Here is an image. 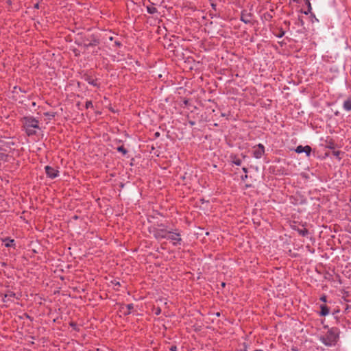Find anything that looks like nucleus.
<instances>
[{
  "mask_svg": "<svg viewBox=\"0 0 351 351\" xmlns=\"http://www.w3.org/2000/svg\"><path fill=\"white\" fill-rule=\"evenodd\" d=\"M232 162H233L234 164H235V165H237V166L241 165V160L240 159H239V158H236V157H234V158H232Z\"/></svg>",
  "mask_w": 351,
  "mask_h": 351,
  "instance_id": "412c9836",
  "label": "nucleus"
},
{
  "mask_svg": "<svg viewBox=\"0 0 351 351\" xmlns=\"http://www.w3.org/2000/svg\"><path fill=\"white\" fill-rule=\"evenodd\" d=\"M305 149V146L303 147L302 145H299L295 149V152L298 154L302 153L304 152V149Z\"/></svg>",
  "mask_w": 351,
  "mask_h": 351,
  "instance_id": "4be33fe9",
  "label": "nucleus"
},
{
  "mask_svg": "<svg viewBox=\"0 0 351 351\" xmlns=\"http://www.w3.org/2000/svg\"><path fill=\"white\" fill-rule=\"evenodd\" d=\"M167 239L171 240L174 245L182 241L180 234L178 232V230H175L174 232L171 231V234H169Z\"/></svg>",
  "mask_w": 351,
  "mask_h": 351,
  "instance_id": "39448f33",
  "label": "nucleus"
},
{
  "mask_svg": "<svg viewBox=\"0 0 351 351\" xmlns=\"http://www.w3.org/2000/svg\"><path fill=\"white\" fill-rule=\"evenodd\" d=\"M341 154V151H339V150H337V151L333 150L332 151V155L335 156L339 160L341 159V157H340Z\"/></svg>",
  "mask_w": 351,
  "mask_h": 351,
  "instance_id": "6ab92c4d",
  "label": "nucleus"
},
{
  "mask_svg": "<svg viewBox=\"0 0 351 351\" xmlns=\"http://www.w3.org/2000/svg\"><path fill=\"white\" fill-rule=\"evenodd\" d=\"M320 300L323 301L324 302H326V296L325 295H323L321 298H320Z\"/></svg>",
  "mask_w": 351,
  "mask_h": 351,
  "instance_id": "c756f323",
  "label": "nucleus"
},
{
  "mask_svg": "<svg viewBox=\"0 0 351 351\" xmlns=\"http://www.w3.org/2000/svg\"><path fill=\"white\" fill-rule=\"evenodd\" d=\"M147 11L149 14H154L157 12V9L154 5H150L147 6Z\"/></svg>",
  "mask_w": 351,
  "mask_h": 351,
  "instance_id": "f8f14e48",
  "label": "nucleus"
},
{
  "mask_svg": "<svg viewBox=\"0 0 351 351\" xmlns=\"http://www.w3.org/2000/svg\"><path fill=\"white\" fill-rule=\"evenodd\" d=\"M343 108L347 110H351V101L346 100L343 103Z\"/></svg>",
  "mask_w": 351,
  "mask_h": 351,
  "instance_id": "4468645a",
  "label": "nucleus"
},
{
  "mask_svg": "<svg viewBox=\"0 0 351 351\" xmlns=\"http://www.w3.org/2000/svg\"><path fill=\"white\" fill-rule=\"evenodd\" d=\"M69 326H71L73 330H75V331H79L80 330V328L79 327L77 326V324L74 322H71L69 323Z\"/></svg>",
  "mask_w": 351,
  "mask_h": 351,
  "instance_id": "a211bd4d",
  "label": "nucleus"
},
{
  "mask_svg": "<svg viewBox=\"0 0 351 351\" xmlns=\"http://www.w3.org/2000/svg\"><path fill=\"white\" fill-rule=\"evenodd\" d=\"M241 21H242L243 23H245V22H246L245 21H244V20L243 19V18H241Z\"/></svg>",
  "mask_w": 351,
  "mask_h": 351,
  "instance_id": "a19ab883",
  "label": "nucleus"
},
{
  "mask_svg": "<svg viewBox=\"0 0 351 351\" xmlns=\"http://www.w3.org/2000/svg\"><path fill=\"white\" fill-rule=\"evenodd\" d=\"M298 232L300 235L304 237L308 234V230L306 228H303L301 230H298Z\"/></svg>",
  "mask_w": 351,
  "mask_h": 351,
  "instance_id": "f3484780",
  "label": "nucleus"
},
{
  "mask_svg": "<svg viewBox=\"0 0 351 351\" xmlns=\"http://www.w3.org/2000/svg\"><path fill=\"white\" fill-rule=\"evenodd\" d=\"M23 128L27 136L36 134L35 129H38V121L31 117H25L22 119Z\"/></svg>",
  "mask_w": 351,
  "mask_h": 351,
  "instance_id": "f257e3e1",
  "label": "nucleus"
},
{
  "mask_svg": "<svg viewBox=\"0 0 351 351\" xmlns=\"http://www.w3.org/2000/svg\"><path fill=\"white\" fill-rule=\"evenodd\" d=\"M247 177V175H245L244 177H243V176H242V179H243V180H244V179H245V178H246Z\"/></svg>",
  "mask_w": 351,
  "mask_h": 351,
  "instance_id": "ea45409f",
  "label": "nucleus"
},
{
  "mask_svg": "<svg viewBox=\"0 0 351 351\" xmlns=\"http://www.w3.org/2000/svg\"><path fill=\"white\" fill-rule=\"evenodd\" d=\"M7 240L8 241V242L5 244V247H9L15 245L14 239H9L8 238H7L5 241Z\"/></svg>",
  "mask_w": 351,
  "mask_h": 351,
  "instance_id": "2eb2a0df",
  "label": "nucleus"
},
{
  "mask_svg": "<svg viewBox=\"0 0 351 351\" xmlns=\"http://www.w3.org/2000/svg\"><path fill=\"white\" fill-rule=\"evenodd\" d=\"M149 232L152 234L156 239H167L169 234H171V230H168L162 223L152 226L149 228Z\"/></svg>",
  "mask_w": 351,
  "mask_h": 351,
  "instance_id": "f03ea898",
  "label": "nucleus"
},
{
  "mask_svg": "<svg viewBox=\"0 0 351 351\" xmlns=\"http://www.w3.org/2000/svg\"><path fill=\"white\" fill-rule=\"evenodd\" d=\"M189 123H190L191 125H195V121H189Z\"/></svg>",
  "mask_w": 351,
  "mask_h": 351,
  "instance_id": "f704fd0d",
  "label": "nucleus"
},
{
  "mask_svg": "<svg viewBox=\"0 0 351 351\" xmlns=\"http://www.w3.org/2000/svg\"><path fill=\"white\" fill-rule=\"evenodd\" d=\"M160 313H161V309H160V307L156 308V311H155V314H156V315H160Z\"/></svg>",
  "mask_w": 351,
  "mask_h": 351,
  "instance_id": "a878e982",
  "label": "nucleus"
},
{
  "mask_svg": "<svg viewBox=\"0 0 351 351\" xmlns=\"http://www.w3.org/2000/svg\"><path fill=\"white\" fill-rule=\"evenodd\" d=\"M34 7V8L38 9L40 8L39 3H36Z\"/></svg>",
  "mask_w": 351,
  "mask_h": 351,
  "instance_id": "2f4dec72",
  "label": "nucleus"
},
{
  "mask_svg": "<svg viewBox=\"0 0 351 351\" xmlns=\"http://www.w3.org/2000/svg\"><path fill=\"white\" fill-rule=\"evenodd\" d=\"M338 339L339 334L337 328H330L325 335L320 337L322 342L327 346L335 345L337 342Z\"/></svg>",
  "mask_w": 351,
  "mask_h": 351,
  "instance_id": "7ed1b4c3",
  "label": "nucleus"
},
{
  "mask_svg": "<svg viewBox=\"0 0 351 351\" xmlns=\"http://www.w3.org/2000/svg\"><path fill=\"white\" fill-rule=\"evenodd\" d=\"M183 104L184 106H188L189 104V99H184L183 100Z\"/></svg>",
  "mask_w": 351,
  "mask_h": 351,
  "instance_id": "c85d7f7f",
  "label": "nucleus"
},
{
  "mask_svg": "<svg viewBox=\"0 0 351 351\" xmlns=\"http://www.w3.org/2000/svg\"><path fill=\"white\" fill-rule=\"evenodd\" d=\"M284 34H285V32L282 31V29H280L279 34H277L276 36L278 37H282V36H284Z\"/></svg>",
  "mask_w": 351,
  "mask_h": 351,
  "instance_id": "bb28decb",
  "label": "nucleus"
},
{
  "mask_svg": "<svg viewBox=\"0 0 351 351\" xmlns=\"http://www.w3.org/2000/svg\"><path fill=\"white\" fill-rule=\"evenodd\" d=\"M312 151L311 147L309 145H306L303 152H305L307 156H309Z\"/></svg>",
  "mask_w": 351,
  "mask_h": 351,
  "instance_id": "aec40b11",
  "label": "nucleus"
},
{
  "mask_svg": "<svg viewBox=\"0 0 351 351\" xmlns=\"http://www.w3.org/2000/svg\"><path fill=\"white\" fill-rule=\"evenodd\" d=\"M117 151L121 152L124 155L128 153V150L123 145L118 147Z\"/></svg>",
  "mask_w": 351,
  "mask_h": 351,
  "instance_id": "dca6fc26",
  "label": "nucleus"
},
{
  "mask_svg": "<svg viewBox=\"0 0 351 351\" xmlns=\"http://www.w3.org/2000/svg\"><path fill=\"white\" fill-rule=\"evenodd\" d=\"M254 351H263L262 350H254Z\"/></svg>",
  "mask_w": 351,
  "mask_h": 351,
  "instance_id": "79ce46f5",
  "label": "nucleus"
},
{
  "mask_svg": "<svg viewBox=\"0 0 351 351\" xmlns=\"http://www.w3.org/2000/svg\"><path fill=\"white\" fill-rule=\"evenodd\" d=\"M56 112H45L44 114L47 117H54L56 116Z\"/></svg>",
  "mask_w": 351,
  "mask_h": 351,
  "instance_id": "b1692460",
  "label": "nucleus"
},
{
  "mask_svg": "<svg viewBox=\"0 0 351 351\" xmlns=\"http://www.w3.org/2000/svg\"><path fill=\"white\" fill-rule=\"evenodd\" d=\"M85 107L86 108H93V103H92V101H87L86 102V104H85Z\"/></svg>",
  "mask_w": 351,
  "mask_h": 351,
  "instance_id": "5701e85b",
  "label": "nucleus"
},
{
  "mask_svg": "<svg viewBox=\"0 0 351 351\" xmlns=\"http://www.w3.org/2000/svg\"><path fill=\"white\" fill-rule=\"evenodd\" d=\"M12 298H16L17 300L19 299V297H16V293L8 290L6 293L4 294L3 298H2V300L3 302H13Z\"/></svg>",
  "mask_w": 351,
  "mask_h": 351,
  "instance_id": "0eeeda50",
  "label": "nucleus"
},
{
  "mask_svg": "<svg viewBox=\"0 0 351 351\" xmlns=\"http://www.w3.org/2000/svg\"><path fill=\"white\" fill-rule=\"evenodd\" d=\"M99 49H100V48H99V47H97V50H96V49H94V50L93 51V53H97Z\"/></svg>",
  "mask_w": 351,
  "mask_h": 351,
  "instance_id": "473e14b6",
  "label": "nucleus"
},
{
  "mask_svg": "<svg viewBox=\"0 0 351 351\" xmlns=\"http://www.w3.org/2000/svg\"><path fill=\"white\" fill-rule=\"evenodd\" d=\"M99 38L97 36H93V40L85 37L84 39V47L88 49L89 47L97 46L99 44Z\"/></svg>",
  "mask_w": 351,
  "mask_h": 351,
  "instance_id": "20e7f679",
  "label": "nucleus"
},
{
  "mask_svg": "<svg viewBox=\"0 0 351 351\" xmlns=\"http://www.w3.org/2000/svg\"><path fill=\"white\" fill-rule=\"evenodd\" d=\"M304 1L306 2V4L308 6V11H311V3H310V1L309 0H304Z\"/></svg>",
  "mask_w": 351,
  "mask_h": 351,
  "instance_id": "393cba45",
  "label": "nucleus"
},
{
  "mask_svg": "<svg viewBox=\"0 0 351 351\" xmlns=\"http://www.w3.org/2000/svg\"><path fill=\"white\" fill-rule=\"evenodd\" d=\"M45 173L48 178L53 179L58 176L59 171L58 169H55L54 167L47 165L45 167Z\"/></svg>",
  "mask_w": 351,
  "mask_h": 351,
  "instance_id": "423d86ee",
  "label": "nucleus"
},
{
  "mask_svg": "<svg viewBox=\"0 0 351 351\" xmlns=\"http://www.w3.org/2000/svg\"><path fill=\"white\" fill-rule=\"evenodd\" d=\"M127 311L123 312L124 315H128L130 314V311L134 308L132 304H129L125 306Z\"/></svg>",
  "mask_w": 351,
  "mask_h": 351,
  "instance_id": "ddd939ff",
  "label": "nucleus"
},
{
  "mask_svg": "<svg viewBox=\"0 0 351 351\" xmlns=\"http://www.w3.org/2000/svg\"><path fill=\"white\" fill-rule=\"evenodd\" d=\"M265 153V147L262 144H258L257 147H255V149L253 152V156L256 158H260L262 157L263 154Z\"/></svg>",
  "mask_w": 351,
  "mask_h": 351,
  "instance_id": "6e6552de",
  "label": "nucleus"
},
{
  "mask_svg": "<svg viewBox=\"0 0 351 351\" xmlns=\"http://www.w3.org/2000/svg\"><path fill=\"white\" fill-rule=\"evenodd\" d=\"M24 316L30 321H33V318L31 316H29L27 313H24Z\"/></svg>",
  "mask_w": 351,
  "mask_h": 351,
  "instance_id": "cd10ccee",
  "label": "nucleus"
},
{
  "mask_svg": "<svg viewBox=\"0 0 351 351\" xmlns=\"http://www.w3.org/2000/svg\"><path fill=\"white\" fill-rule=\"evenodd\" d=\"M243 171L244 172L247 173V169L246 167H243Z\"/></svg>",
  "mask_w": 351,
  "mask_h": 351,
  "instance_id": "c9c22d12",
  "label": "nucleus"
},
{
  "mask_svg": "<svg viewBox=\"0 0 351 351\" xmlns=\"http://www.w3.org/2000/svg\"><path fill=\"white\" fill-rule=\"evenodd\" d=\"M170 350L171 351H177V347L176 346H172L171 348H170Z\"/></svg>",
  "mask_w": 351,
  "mask_h": 351,
  "instance_id": "7c9ffc66",
  "label": "nucleus"
},
{
  "mask_svg": "<svg viewBox=\"0 0 351 351\" xmlns=\"http://www.w3.org/2000/svg\"><path fill=\"white\" fill-rule=\"evenodd\" d=\"M93 36H95V34H92L90 36V40H93Z\"/></svg>",
  "mask_w": 351,
  "mask_h": 351,
  "instance_id": "4c0bfd02",
  "label": "nucleus"
},
{
  "mask_svg": "<svg viewBox=\"0 0 351 351\" xmlns=\"http://www.w3.org/2000/svg\"><path fill=\"white\" fill-rule=\"evenodd\" d=\"M320 309L319 315L321 316H326L329 313V308L325 304H322L320 306Z\"/></svg>",
  "mask_w": 351,
  "mask_h": 351,
  "instance_id": "9d476101",
  "label": "nucleus"
},
{
  "mask_svg": "<svg viewBox=\"0 0 351 351\" xmlns=\"http://www.w3.org/2000/svg\"><path fill=\"white\" fill-rule=\"evenodd\" d=\"M158 34H162L160 32H161V29H160V26H158Z\"/></svg>",
  "mask_w": 351,
  "mask_h": 351,
  "instance_id": "72a5a7b5",
  "label": "nucleus"
},
{
  "mask_svg": "<svg viewBox=\"0 0 351 351\" xmlns=\"http://www.w3.org/2000/svg\"><path fill=\"white\" fill-rule=\"evenodd\" d=\"M159 135H160L159 132H156V134H155V136H159Z\"/></svg>",
  "mask_w": 351,
  "mask_h": 351,
  "instance_id": "58836bf2",
  "label": "nucleus"
},
{
  "mask_svg": "<svg viewBox=\"0 0 351 351\" xmlns=\"http://www.w3.org/2000/svg\"><path fill=\"white\" fill-rule=\"evenodd\" d=\"M84 80L88 84H90L94 86H97V87L99 86V84L97 83V79H93L90 76L86 75H84Z\"/></svg>",
  "mask_w": 351,
  "mask_h": 351,
  "instance_id": "1a4fd4ad",
  "label": "nucleus"
},
{
  "mask_svg": "<svg viewBox=\"0 0 351 351\" xmlns=\"http://www.w3.org/2000/svg\"><path fill=\"white\" fill-rule=\"evenodd\" d=\"M221 287H225V286H226V283H225V282H221Z\"/></svg>",
  "mask_w": 351,
  "mask_h": 351,
  "instance_id": "e433bc0d",
  "label": "nucleus"
},
{
  "mask_svg": "<svg viewBox=\"0 0 351 351\" xmlns=\"http://www.w3.org/2000/svg\"><path fill=\"white\" fill-rule=\"evenodd\" d=\"M326 147L330 149H335L337 146L335 141L332 138L326 140Z\"/></svg>",
  "mask_w": 351,
  "mask_h": 351,
  "instance_id": "9b49d317",
  "label": "nucleus"
}]
</instances>
